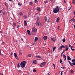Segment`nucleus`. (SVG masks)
Returning <instances> with one entry per match:
<instances>
[{
	"label": "nucleus",
	"instance_id": "nucleus-1",
	"mask_svg": "<svg viewBox=\"0 0 75 75\" xmlns=\"http://www.w3.org/2000/svg\"><path fill=\"white\" fill-rule=\"evenodd\" d=\"M27 64L26 61H23L21 62L20 64V66L21 68H24L25 66V64Z\"/></svg>",
	"mask_w": 75,
	"mask_h": 75
},
{
	"label": "nucleus",
	"instance_id": "nucleus-2",
	"mask_svg": "<svg viewBox=\"0 0 75 75\" xmlns=\"http://www.w3.org/2000/svg\"><path fill=\"white\" fill-rule=\"evenodd\" d=\"M53 12L54 13H57L59 12V10L57 9L56 8H54L53 10Z\"/></svg>",
	"mask_w": 75,
	"mask_h": 75
},
{
	"label": "nucleus",
	"instance_id": "nucleus-3",
	"mask_svg": "<svg viewBox=\"0 0 75 75\" xmlns=\"http://www.w3.org/2000/svg\"><path fill=\"white\" fill-rule=\"evenodd\" d=\"M36 25L37 26H38L39 25H41V23L39 21L36 22L35 23Z\"/></svg>",
	"mask_w": 75,
	"mask_h": 75
},
{
	"label": "nucleus",
	"instance_id": "nucleus-4",
	"mask_svg": "<svg viewBox=\"0 0 75 75\" xmlns=\"http://www.w3.org/2000/svg\"><path fill=\"white\" fill-rule=\"evenodd\" d=\"M62 48H65V46H64V45L60 46V47L59 48H58V50H62Z\"/></svg>",
	"mask_w": 75,
	"mask_h": 75
},
{
	"label": "nucleus",
	"instance_id": "nucleus-5",
	"mask_svg": "<svg viewBox=\"0 0 75 75\" xmlns=\"http://www.w3.org/2000/svg\"><path fill=\"white\" fill-rule=\"evenodd\" d=\"M37 30L36 28H34L33 29H32V31L33 32H34V33H35V32H37Z\"/></svg>",
	"mask_w": 75,
	"mask_h": 75
},
{
	"label": "nucleus",
	"instance_id": "nucleus-6",
	"mask_svg": "<svg viewBox=\"0 0 75 75\" xmlns=\"http://www.w3.org/2000/svg\"><path fill=\"white\" fill-rule=\"evenodd\" d=\"M36 10L38 11H40V12H41V11L40 10V7H37L36 8Z\"/></svg>",
	"mask_w": 75,
	"mask_h": 75
},
{
	"label": "nucleus",
	"instance_id": "nucleus-7",
	"mask_svg": "<svg viewBox=\"0 0 75 75\" xmlns=\"http://www.w3.org/2000/svg\"><path fill=\"white\" fill-rule=\"evenodd\" d=\"M38 40V37H35V40H34V42H37V41Z\"/></svg>",
	"mask_w": 75,
	"mask_h": 75
},
{
	"label": "nucleus",
	"instance_id": "nucleus-8",
	"mask_svg": "<svg viewBox=\"0 0 75 75\" xmlns=\"http://www.w3.org/2000/svg\"><path fill=\"white\" fill-rule=\"evenodd\" d=\"M24 25L25 26H27V21L25 20L24 21Z\"/></svg>",
	"mask_w": 75,
	"mask_h": 75
},
{
	"label": "nucleus",
	"instance_id": "nucleus-9",
	"mask_svg": "<svg viewBox=\"0 0 75 75\" xmlns=\"http://www.w3.org/2000/svg\"><path fill=\"white\" fill-rule=\"evenodd\" d=\"M43 40H47V36H45L43 37Z\"/></svg>",
	"mask_w": 75,
	"mask_h": 75
},
{
	"label": "nucleus",
	"instance_id": "nucleus-10",
	"mask_svg": "<svg viewBox=\"0 0 75 75\" xmlns=\"http://www.w3.org/2000/svg\"><path fill=\"white\" fill-rule=\"evenodd\" d=\"M59 21V17H57L56 19L57 23H58Z\"/></svg>",
	"mask_w": 75,
	"mask_h": 75
},
{
	"label": "nucleus",
	"instance_id": "nucleus-11",
	"mask_svg": "<svg viewBox=\"0 0 75 75\" xmlns=\"http://www.w3.org/2000/svg\"><path fill=\"white\" fill-rule=\"evenodd\" d=\"M33 63L35 64H36L37 63V62L36 60H33Z\"/></svg>",
	"mask_w": 75,
	"mask_h": 75
},
{
	"label": "nucleus",
	"instance_id": "nucleus-12",
	"mask_svg": "<svg viewBox=\"0 0 75 75\" xmlns=\"http://www.w3.org/2000/svg\"><path fill=\"white\" fill-rule=\"evenodd\" d=\"M67 57L68 59H67L68 60H71V59H72L69 56H67Z\"/></svg>",
	"mask_w": 75,
	"mask_h": 75
},
{
	"label": "nucleus",
	"instance_id": "nucleus-13",
	"mask_svg": "<svg viewBox=\"0 0 75 75\" xmlns=\"http://www.w3.org/2000/svg\"><path fill=\"white\" fill-rule=\"evenodd\" d=\"M68 62H69V64H70L71 67H73V65H72V63H71V62H70V61H68Z\"/></svg>",
	"mask_w": 75,
	"mask_h": 75
},
{
	"label": "nucleus",
	"instance_id": "nucleus-14",
	"mask_svg": "<svg viewBox=\"0 0 75 75\" xmlns=\"http://www.w3.org/2000/svg\"><path fill=\"white\" fill-rule=\"evenodd\" d=\"M51 40L52 41H53V42H55V39L54 38H51Z\"/></svg>",
	"mask_w": 75,
	"mask_h": 75
},
{
	"label": "nucleus",
	"instance_id": "nucleus-15",
	"mask_svg": "<svg viewBox=\"0 0 75 75\" xmlns=\"http://www.w3.org/2000/svg\"><path fill=\"white\" fill-rule=\"evenodd\" d=\"M27 33H28V35H30V30H27Z\"/></svg>",
	"mask_w": 75,
	"mask_h": 75
},
{
	"label": "nucleus",
	"instance_id": "nucleus-16",
	"mask_svg": "<svg viewBox=\"0 0 75 75\" xmlns=\"http://www.w3.org/2000/svg\"><path fill=\"white\" fill-rule=\"evenodd\" d=\"M41 64L43 66H45V62H43Z\"/></svg>",
	"mask_w": 75,
	"mask_h": 75
},
{
	"label": "nucleus",
	"instance_id": "nucleus-17",
	"mask_svg": "<svg viewBox=\"0 0 75 75\" xmlns=\"http://www.w3.org/2000/svg\"><path fill=\"white\" fill-rule=\"evenodd\" d=\"M70 72L71 73V74H72L74 73V71L72 70H70Z\"/></svg>",
	"mask_w": 75,
	"mask_h": 75
},
{
	"label": "nucleus",
	"instance_id": "nucleus-18",
	"mask_svg": "<svg viewBox=\"0 0 75 75\" xmlns=\"http://www.w3.org/2000/svg\"><path fill=\"white\" fill-rule=\"evenodd\" d=\"M44 18L45 21H47V17L45 16Z\"/></svg>",
	"mask_w": 75,
	"mask_h": 75
},
{
	"label": "nucleus",
	"instance_id": "nucleus-19",
	"mask_svg": "<svg viewBox=\"0 0 75 75\" xmlns=\"http://www.w3.org/2000/svg\"><path fill=\"white\" fill-rule=\"evenodd\" d=\"M65 40H66L65 38H64L62 39V41L63 42H65Z\"/></svg>",
	"mask_w": 75,
	"mask_h": 75
},
{
	"label": "nucleus",
	"instance_id": "nucleus-20",
	"mask_svg": "<svg viewBox=\"0 0 75 75\" xmlns=\"http://www.w3.org/2000/svg\"><path fill=\"white\" fill-rule=\"evenodd\" d=\"M27 15H24L23 16V18H24L25 19V18H27Z\"/></svg>",
	"mask_w": 75,
	"mask_h": 75
},
{
	"label": "nucleus",
	"instance_id": "nucleus-21",
	"mask_svg": "<svg viewBox=\"0 0 75 75\" xmlns=\"http://www.w3.org/2000/svg\"><path fill=\"white\" fill-rule=\"evenodd\" d=\"M16 24L17 23H13V25L14 26H16Z\"/></svg>",
	"mask_w": 75,
	"mask_h": 75
},
{
	"label": "nucleus",
	"instance_id": "nucleus-22",
	"mask_svg": "<svg viewBox=\"0 0 75 75\" xmlns=\"http://www.w3.org/2000/svg\"><path fill=\"white\" fill-rule=\"evenodd\" d=\"M62 56L63 57H64V58H66V57H67L64 54L62 55Z\"/></svg>",
	"mask_w": 75,
	"mask_h": 75
},
{
	"label": "nucleus",
	"instance_id": "nucleus-23",
	"mask_svg": "<svg viewBox=\"0 0 75 75\" xmlns=\"http://www.w3.org/2000/svg\"><path fill=\"white\" fill-rule=\"evenodd\" d=\"M40 20V17L38 16L37 18V21H38V20Z\"/></svg>",
	"mask_w": 75,
	"mask_h": 75
},
{
	"label": "nucleus",
	"instance_id": "nucleus-24",
	"mask_svg": "<svg viewBox=\"0 0 75 75\" xmlns=\"http://www.w3.org/2000/svg\"><path fill=\"white\" fill-rule=\"evenodd\" d=\"M19 14L20 15V16H23V13L21 12H20L19 13Z\"/></svg>",
	"mask_w": 75,
	"mask_h": 75
},
{
	"label": "nucleus",
	"instance_id": "nucleus-25",
	"mask_svg": "<svg viewBox=\"0 0 75 75\" xmlns=\"http://www.w3.org/2000/svg\"><path fill=\"white\" fill-rule=\"evenodd\" d=\"M69 49V47H66V48L65 49V51H68V50Z\"/></svg>",
	"mask_w": 75,
	"mask_h": 75
},
{
	"label": "nucleus",
	"instance_id": "nucleus-26",
	"mask_svg": "<svg viewBox=\"0 0 75 75\" xmlns=\"http://www.w3.org/2000/svg\"><path fill=\"white\" fill-rule=\"evenodd\" d=\"M14 55L15 57H17V54H16V53H14Z\"/></svg>",
	"mask_w": 75,
	"mask_h": 75
},
{
	"label": "nucleus",
	"instance_id": "nucleus-27",
	"mask_svg": "<svg viewBox=\"0 0 75 75\" xmlns=\"http://www.w3.org/2000/svg\"><path fill=\"white\" fill-rule=\"evenodd\" d=\"M29 5H33V2H30L29 3Z\"/></svg>",
	"mask_w": 75,
	"mask_h": 75
},
{
	"label": "nucleus",
	"instance_id": "nucleus-28",
	"mask_svg": "<svg viewBox=\"0 0 75 75\" xmlns=\"http://www.w3.org/2000/svg\"><path fill=\"white\" fill-rule=\"evenodd\" d=\"M71 62H75V59H72L71 60Z\"/></svg>",
	"mask_w": 75,
	"mask_h": 75
},
{
	"label": "nucleus",
	"instance_id": "nucleus-29",
	"mask_svg": "<svg viewBox=\"0 0 75 75\" xmlns=\"http://www.w3.org/2000/svg\"><path fill=\"white\" fill-rule=\"evenodd\" d=\"M56 8L57 9H58V10H59V7H58V6H56V8Z\"/></svg>",
	"mask_w": 75,
	"mask_h": 75
},
{
	"label": "nucleus",
	"instance_id": "nucleus-30",
	"mask_svg": "<svg viewBox=\"0 0 75 75\" xmlns=\"http://www.w3.org/2000/svg\"><path fill=\"white\" fill-rule=\"evenodd\" d=\"M36 58H41V57L40 56H35Z\"/></svg>",
	"mask_w": 75,
	"mask_h": 75
},
{
	"label": "nucleus",
	"instance_id": "nucleus-31",
	"mask_svg": "<svg viewBox=\"0 0 75 75\" xmlns=\"http://www.w3.org/2000/svg\"><path fill=\"white\" fill-rule=\"evenodd\" d=\"M33 71L34 72H37V70H36L35 69H34L33 70Z\"/></svg>",
	"mask_w": 75,
	"mask_h": 75
},
{
	"label": "nucleus",
	"instance_id": "nucleus-32",
	"mask_svg": "<svg viewBox=\"0 0 75 75\" xmlns=\"http://www.w3.org/2000/svg\"><path fill=\"white\" fill-rule=\"evenodd\" d=\"M61 62H62V61L61 59H60V63H61Z\"/></svg>",
	"mask_w": 75,
	"mask_h": 75
},
{
	"label": "nucleus",
	"instance_id": "nucleus-33",
	"mask_svg": "<svg viewBox=\"0 0 75 75\" xmlns=\"http://www.w3.org/2000/svg\"><path fill=\"white\" fill-rule=\"evenodd\" d=\"M28 57H31V54H29L28 56Z\"/></svg>",
	"mask_w": 75,
	"mask_h": 75
},
{
	"label": "nucleus",
	"instance_id": "nucleus-34",
	"mask_svg": "<svg viewBox=\"0 0 75 75\" xmlns=\"http://www.w3.org/2000/svg\"><path fill=\"white\" fill-rule=\"evenodd\" d=\"M19 54L20 55H22V52H19Z\"/></svg>",
	"mask_w": 75,
	"mask_h": 75
},
{
	"label": "nucleus",
	"instance_id": "nucleus-35",
	"mask_svg": "<svg viewBox=\"0 0 75 75\" xmlns=\"http://www.w3.org/2000/svg\"><path fill=\"white\" fill-rule=\"evenodd\" d=\"M72 3H73V4H75V1H74V0H72Z\"/></svg>",
	"mask_w": 75,
	"mask_h": 75
},
{
	"label": "nucleus",
	"instance_id": "nucleus-36",
	"mask_svg": "<svg viewBox=\"0 0 75 75\" xmlns=\"http://www.w3.org/2000/svg\"><path fill=\"white\" fill-rule=\"evenodd\" d=\"M56 47H53V51H55V48H56Z\"/></svg>",
	"mask_w": 75,
	"mask_h": 75
},
{
	"label": "nucleus",
	"instance_id": "nucleus-37",
	"mask_svg": "<svg viewBox=\"0 0 75 75\" xmlns=\"http://www.w3.org/2000/svg\"><path fill=\"white\" fill-rule=\"evenodd\" d=\"M35 1H34V3H37L38 2V0H34Z\"/></svg>",
	"mask_w": 75,
	"mask_h": 75
},
{
	"label": "nucleus",
	"instance_id": "nucleus-38",
	"mask_svg": "<svg viewBox=\"0 0 75 75\" xmlns=\"http://www.w3.org/2000/svg\"><path fill=\"white\" fill-rule=\"evenodd\" d=\"M69 47L70 48H72V46H71V45L70 44H69Z\"/></svg>",
	"mask_w": 75,
	"mask_h": 75
},
{
	"label": "nucleus",
	"instance_id": "nucleus-39",
	"mask_svg": "<svg viewBox=\"0 0 75 75\" xmlns=\"http://www.w3.org/2000/svg\"><path fill=\"white\" fill-rule=\"evenodd\" d=\"M50 18H51L50 17L49 18V19L48 20L47 22H48V23H49V22H50Z\"/></svg>",
	"mask_w": 75,
	"mask_h": 75
},
{
	"label": "nucleus",
	"instance_id": "nucleus-40",
	"mask_svg": "<svg viewBox=\"0 0 75 75\" xmlns=\"http://www.w3.org/2000/svg\"><path fill=\"white\" fill-rule=\"evenodd\" d=\"M18 6H21V4H20L19 3H18Z\"/></svg>",
	"mask_w": 75,
	"mask_h": 75
},
{
	"label": "nucleus",
	"instance_id": "nucleus-41",
	"mask_svg": "<svg viewBox=\"0 0 75 75\" xmlns=\"http://www.w3.org/2000/svg\"><path fill=\"white\" fill-rule=\"evenodd\" d=\"M53 67H54V69H55V64H53Z\"/></svg>",
	"mask_w": 75,
	"mask_h": 75
},
{
	"label": "nucleus",
	"instance_id": "nucleus-42",
	"mask_svg": "<svg viewBox=\"0 0 75 75\" xmlns=\"http://www.w3.org/2000/svg\"><path fill=\"white\" fill-rule=\"evenodd\" d=\"M16 59H18V57L16 56V57H15Z\"/></svg>",
	"mask_w": 75,
	"mask_h": 75
},
{
	"label": "nucleus",
	"instance_id": "nucleus-43",
	"mask_svg": "<svg viewBox=\"0 0 75 75\" xmlns=\"http://www.w3.org/2000/svg\"><path fill=\"white\" fill-rule=\"evenodd\" d=\"M71 50L72 51H74L75 50V49H72V48H71Z\"/></svg>",
	"mask_w": 75,
	"mask_h": 75
},
{
	"label": "nucleus",
	"instance_id": "nucleus-44",
	"mask_svg": "<svg viewBox=\"0 0 75 75\" xmlns=\"http://www.w3.org/2000/svg\"><path fill=\"white\" fill-rule=\"evenodd\" d=\"M73 65H75V62H74L72 64Z\"/></svg>",
	"mask_w": 75,
	"mask_h": 75
},
{
	"label": "nucleus",
	"instance_id": "nucleus-45",
	"mask_svg": "<svg viewBox=\"0 0 75 75\" xmlns=\"http://www.w3.org/2000/svg\"><path fill=\"white\" fill-rule=\"evenodd\" d=\"M18 72H19L20 73H21V72H22V71H21V70H18Z\"/></svg>",
	"mask_w": 75,
	"mask_h": 75
},
{
	"label": "nucleus",
	"instance_id": "nucleus-46",
	"mask_svg": "<svg viewBox=\"0 0 75 75\" xmlns=\"http://www.w3.org/2000/svg\"><path fill=\"white\" fill-rule=\"evenodd\" d=\"M71 7L69 8L68 9V11H69V10H71Z\"/></svg>",
	"mask_w": 75,
	"mask_h": 75
},
{
	"label": "nucleus",
	"instance_id": "nucleus-47",
	"mask_svg": "<svg viewBox=\"0 0 75 75\" xmlns=\"http://www.w3.org/2000/svg\"><path fill=\"white\" fill-rule=\"evenodd\" d=\"M20 27V25H18L16 28H18V27Z\"/></svg>",
	"mask_w": 75,
	"mask_h": 75
},
{
	"label": "nucleus",
	"instance_id": "nucleus-48",
	"mask_svg": "<svg viewBox=\"0 0 75 75\" xmlns=\"http://www.w3.org/2000/svg\"><path fill=\"white\" fill-rule=\"evenodd\" d=\"M63 71H61V75H62V74H63V73H62V72H63Z\"/></svg>",
	"mask_w": 75,
	"mask_h": 75
},
{
	"label": "nucleus",
	"instance_id": "nucleus-49",
	"mask_svg": "<svg viewBox=\"0 0 75 75\" xmlns=\"http://www.w3.org/2000/svg\"><path fill=\"white\" fill-rule=\"evenodd\" d=\"M18 68H20V65L18 64L17 65Z\"/></svg>",
	"mask_w": 75,
	"mask_h": 75
},
{
	"label": "nucleus",
	"instance_id": "nucleus-50",
	"mask_svg": "<svg viewBox=\"0 0 75 75\" xmlns=\"http://www.w3.org/2000/svg\"><path fill=\"white\" fill-rule=\"evenodd\" d=\"M59 9L60 10H62V8H59Z\"/></svg>",
	"mask_w": 75,
	"mask_h": 75
},
{
	"label": "nucleus",
	"instance_id": "nucleus-51",
	"mask_svg": "<svg viewBox=\"0 0 75 75\" xmlns=\"http://www.w3.org/2000/svg\"><path fill=\"white\" fill-rule=\"evenodd\" d=\"M65 47H66V48H68V46H67V45H65Z\"/></svg>",
	"mask_w": 75,
	"mask_h": 75
},
{
	"label": "nucleus",
	"instance_id": "nucleus-52",
	"mask_svg": "<svg viewBox=\"0 0 75 75\" xmlns=\"http://www.w3.org/2000/svg\"><path fill=\"white\" fill-rule=\"evenodd\" d=\"M5 4L6 6H7V3H6V2H5Z\"/></svg>",
	"mask_w": 75,
	"mask_h": 75
},
{
	"label": "nucleus",
	"instance_id": "nucleus-53",
	"mask_svg": "<svg viewBox=\"0 0 75 75\" xmlns=\"http://www.w3.org/2000/svg\"><path fill=\"white\" fill-rule=\"evenodd\" d=\"M62 68V69H65V67H61Z\"/></svg>",
	"mask_w": 75,
	"mask_h": 75
},
{
	"label": "nucleus",
	"instance_id": "nucleus-54",
	"mask_svg": "<svg viewBox=\"0 0 75 75\" xmlns=\"http://www.w3.org/2000/svg\"><path fill=\"white\" fill-rule=\"evenodd\" d=\"M13 54V52H11V53L10 54V55H12Z\"/></svg>",
	"mask_w": 75,
	"mask_h": 75
},
{
	"label": "nucleus",
	"instance_id": "nucleus-55",
	"mask_svg": "<svg viewBox=\"0 0 75 75\" xmlns=\"http://www.w3.org/2000/svg\"><path fill=\"white\" fill-rule=\"evenodd\" d=\"M1 50H0V55H1Z\"/></svg>",
	"mask_w": 75,
	"mask_h": 75
},
{
	"label": "nucleus",
	"instance_id": "nucleus-56",
	"mask_svg": "<svg viewBox=\"0 0 75 75\" xmlns=\"http://www.w3.org/2000/svg\"><path fill=\"white\" fill-rule=\"evenodd\" d=\"M64 3H66V1H65V0H64Z\"/></svg>",
	"mask_w": 75,
	"mask_h": 75
},
{
	"label": "nucleus",
	"instance_id": "nucleus-57",
	"mask_svg": "<svg viewBox=\"0 0 75 75\" xmlns=\"http://www.w3.org/2000/svg\"><path fill=\"white\" fill-rule=\"evenodd\" d=\"M19 51H20V52H21V51H22V50H19Z\"/></svg>",
	"mask_w": 75,
	"mask_h": 75
},
{
	"label": "nucleus",
	"instance_id": "nucleus-58",
	"mask_svg": "<svg viewBox=\"0 0 75 75\" xmlns=\"http://www.w3.org/2000/svg\"><path fill=\"white\" fill-rule=\"evenodd\" d=\"M40 67H42V65H40Z\"/></svg>",
	"mask_w": 75,
	"mask_h": 75
},
{
	"label": "nucleus",
	"instance_id": "nucleus-59",
	"mask_svg": "<svg viewBox=\"0 0 75 75\" xmlns=\"http://www.w3.org/2000/svg\"><path fill=\"white\" fill-rule=\"evenodd\" d=\"M73 14H74V15H75V11L74 12Z\"/></svg>",
	"mask_w": 75,
	"mask_h": 75
},
{
	"label": "nucleus",
	"instance_id": "nucleus-60",
	"mask_svg": "<svg viewBox=\"0 0 75 75\" xmlns=\"http://www.w3.org/2000/svg\"><path fill=\"white\" fill-rule=\"evenodd\" d=\"M3 33V32H2L1 31H0V33Z\"/></svg>",
	"mask_w": 75,
	"mask_h": 75
},
{
	"label": "nucleus",
	"instance_id": "nucleus-61",
	"mask_svg": "<svg viewBox=\"0 0 75 75\" xmlns=\"http://www.w3.org/2000/svg\"><path fill=\"white\" fill-rule=\"evenodd\" d=\"M4 42H2V44H4Z\"/></svg>",
	"mask_w": 75,
	"mask_h": 75
},
{
	"label": "nucleus",
	"instance_id": "nucleus-62",
	"mask_svg": "<svg viewBox=\"0 0 75 75\" xmlns=\"http://www.w3.org/2000/svg\"><path fill=\"white\" fill-rule=\"evenodd\" d=\"M47 75H50V74L49 73H48V74H47Z\"/></svg>",
	"mask_w": 75,
	"mask_h": 75
},
{
	"label": "nucleus",
	"instance_id": "nucleus-63",
	"mask_svg": "<svg viewBox=\"0 0 75 75\" xmlns=\"http://www.w3.org/2000/svg\"><path fill=\"white\" fill-rule=\"evenodd\" d=\"M73 20L74 21V22H75V19H74Z\"/></svg>",
	"mask_w": 75,
	"mask_h": 75
},
{
	"label": "nucleus",
	"instance_id": "nucleus-64",
	"mask_svg": "<svg viewBox=\"0 0 75 75\" xmlns=\"http://www.w3.org/2000/svg\"><path fill=\"white\" fill-rule=\"evenodd\" d=\"M0 75H3V74H1V73H0Z\"/></svg>",
	"mask_w": 75,
	"mask_h": 75
}]
</instances>
